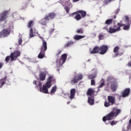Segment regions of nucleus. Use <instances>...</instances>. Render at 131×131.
Here are the masks:
<instances>
[{
  "instance_id": "f257e3e1",
  "label": "nucleus",
  "mask_w": 131,
  "mask_h": 131,
  "mask_svg": "<svg viewBox=\"0 0 131 131\" xmlns=\"http://www.w3.org/2000/svg\"><path fill=\"white\" fill-rule=\"evenodd\" d=\"M56 79L54 77L50 76L47 79L45 84L42 85V83L39 81L38 82V85L39 86V91L43 94H48L49 93V89L52 86L53 82H55Z\"/></svg>"
},
{
  "instance_id": "f03ea898",
  "label": "nucleus",
  "mask_w": 131,
  "mask_h": 131,
  "mask_svg": "<svg viewBox=\"0 0 131 131\" xmlns=\"http://www.w3.org/2000/svg\"><path fill=\"white\" fill-rule=\"evenodd\" d=\"M20 52L19 51H15L13 53H12L10 55V56H7L5 60L6 62H10V61H15L17 58L20 56Z\"/></svg>"
},
{
  "instance_id": "7ed1b4c3",
  "label": "nucleus",
  "mask_w": 131,
  "mask_h": 131,
  "mask_svg": "<svg viewBox=\"0 0 131 131\" xmlns=\"http://www.w3.org/2000/svg\"><path fill=\"white\" fill-rule=\"evenodd\" d=\"M12 28H13V26L8 25L7 29H4L0 32V37H7V36H9Z\"/></svg>"
},
{
  "instance_id": "20e7f679",
  "label": "nucleus",
  "mask_w": 131,
  "mask_h": 131,
  "mask_svg": "<svg viewBox=\"0 0 131 131\" xmlns=\"http://www.w3.org/2000/svg\"><path fill=\"white\" fill-rule=\"evenodd\" d=\"M47 42L45 40H42V46L41 48V51L38 55V57L39 59H42L45 57V52L47 51Z\"/></svg>"
},
{
  "instance_id": "39448f33",
  "label": "nucleus",
  "mask_w": 131,
  "mask_h": 131,
  "mask_svg": "<svg viewBox=\"0 0 131 131\" xmlns=\"http://www.w3.org/2000/svg\"><path fill=\"white\" fill-rule=\"evenodd\" d=\"M107 81L111 82V87L113 92H115L118 89V85L117 82L114 81V79L112 77H108L107 78Z\"/></svg>"
},
{
  "instance_id": "423d86ee",
  "label": "nucleus",
  "mask_w": 131,
  "mask_h": 131,
  "mask_svg": "<svg viewBox=\"0 0 131 131\" xmlns=\"http://www.w3.org/2000/svg\"><path fill=\"white\" fill-rule=\"evenodd\" d=\"M73 16H75V18L76 20H80L81 19V16L83 18L85 16H86V12L83 11H79L74 12L72 14Z\"/></svg>"
},
{
  "instance_id": "0eeeda50",
  "label": "nucleus",
  "mask_w": 131,
  "mask_h": 131,
  "mask_svg": "<svg viewBox=\"0 0 131 131\" xmlns=\"http://www.w3.org/2000/svg\"><path fill=\"white\" fill-rule=\"evenodd\" d=\"M67 60V55L66 54H63L60 59L57 61L56 67L57 68H60V66H62L64 64V62H66Z\"/></svg>"
},
{
  "instance_id": "6e6552de",
  "label": "nucleus",
  "mask_w": 131,
  "mask_h": 131,
  "mask_svg": "<svg viewBox=\"0 0 131 131\" xmlns=\"http://www.w3.org/2000/svg\"><path fill=\"white\" fill-rule=\"evenodd\" d=\"M115 117V112L113 111L105 117H103L102 120L104 121V122H106V121L108 120H112V119H114Z\"/></svg>"
},
{
  "instance_id": "1a4fd4ad",
  "label": "nucleus",
  "mask_w": 131,
  "mask_h": 131,
  "mask_svg": "<svg viewBox=\"0 0 131 131\" xmlns=\"http://www.w3.org/2000/svg\"><path fill=\"white\" fill-rule=\"evenodd\" d=\"M34 22L32 20H30L29 23H28V28H30V31H29V38H31L32 37H34V35L33 34V29H32V27H33V24H34Z\"/></svg>"
},
{
  "instance_id": "9d476101",
  "label": "nucleus",
  "mask_w": 131,
  "mask_h": 131,
  "mask_svg": "<svg viewBox=\"0 0 131 131\" xmlns=\"http://www.w3.org/2000/svg\"><path fill=\"white\" fill-rule=\"evenodd\" d=\"M129 93H130V89L127 88L123 90L121 92L120 97H122V98H126V97H128V95H129Z\"/></svg>"
},
{
  "instance_id": "9b49d317",
  "label": "nucleus",
  "mask_w": 131,
  "mask_h": 131,
  "mask_svg": "<svg viewBox=\"0 0 131 131\" xmlns=\"http://www.w3.org/2000/svg\"><path fill=\"white\" fill-rule=\"evenodd\" d=\"M82 78H83L82 75L79 74L77 76L75 77L73 79L71 80V83L72 84L77 83L78 80H81V79H82Z\"/></svg>"
},
{
  "instance_id": "f8f14e48",
  "label": "nucleus",
  "mask_w": 131,
  "mask_h": 131,
  "mask_svg": "<svg viewBox=\"0 0 131 131\" xmlns=\"http://www.w3.org/2000/svg\"><path fill=\"white\" fill-rule=\"evenodd\" d=\"M100 55H104L107 53L108 51V46L107 45H103L99 48Z\"/></svg>"
},
{
  "instance_id": "ddd939ff",
  "label": "nucleus",
  "mask_w": 131,
  "mask_h": 131,
  "mask_svg": "<svg viewBox=\"0 0 131 131\" xmlns=\"http://www.w3.org/2000/svg\"><path fill=\"white\" fill-rule=\"evenodd\" d=\"M56 17V14L54 13H49L48 14L45 15V19L47 21H49L50 20H52Z\"/></svg>"
},
{
  "instance_id": "4468645a",
  "label": "nucleus",
  "mask_w": 131,
  "mask_h": 131,
  "mask_svg": "<svg viewBox=\"0 0 131 131\" xmlns=\"http://www.w3.org/2000/svg\"><path fill=\"white\" fill-rule=\"evenodd\" d=\"M104 29H105V30H107V32H109L110 33H115V32H117V31H120V27L118 26L116 29L110 28L109 30H108V28L106 27H105Z\"/></svg>"
},
{
  "instance_id": "2eb2a0df",
  "label": "nucleus",
  "mask_w": 131,
  "mask_h": 131,
  "mask_svg": "<svg viewBox=\"0 0 131 131\" xmlns=\"http://www.w3.org/2000/svg\"><path fill=\"white\" fill-rule=\"evenodd\" d=\"M119 47L118 46H116L114 48L113 52L115 53V55H114V58H116V57H117V56H121L122 55V53L120 54L118 53L119 51Z\"/></svg>"
},
{
  "instance_id": "dca6fc26",
  "label": "nucleus",
  "mask_w": 131,
  "mask_h": 131,
  "mask_svg": "<svg viewBox=\"0 0 131 131\" xmlns=\"http://www.w3.org/2000/svg\"><path fill=\"white\" fill-rule=\"evenodd\" d=\"M99 51H100V47L98 46L94 47L93 49L92 48L90 49V54H97L99 53Z\"/></svg>"
},
{
  "instance_id": "f3484780",
  "label": "nucleus",
  "mask_w": 131,
  "mask_h": 131,
  "mask_svg": "<svg viewBox=\"0 0 131 131\" xmlns=\"http://www.w3.org/2000/svg\"><path fill=\"white\" fill-rule=\"evenodd\" d=\"M8 11H5L1 14V17L0 18V22L5 21L8 18Z\"/></svg>"
},
{
  "instance_id": "a211bd4d",
  "label": "nucleus",
  "mask_w": 131,
  "mask_h": 131,
  "mask_svg": "<svg viewBox=\"0 0 131 131\" xmlns=\"http://www.w3.org/2000/svg\"><path fill=\"white\" fill-rule=\"evenodd\" d=\"M92 72H94V74L90 75L89 76V79H93V78H96L97 77V75L98 74V71L96 69H94L92 70Z\"/></svg>"
},
{
  "instance_id": "6ab92c4d",
  "label": "nucleus",
  "mask_w": 131,
  "mask_h": 131,
  "mask_svg": "<svg viewBox=\"0 0 131 131\" xmlns=\"http://www.w3.org/2000/svg\"><path fill=\"white\" fill-rule=\"evenodd\" d=\"M75 93H76V90L74 89L71 90L70 94L69 97V99L71 100H73L74 99V97L75 96Z\"/></svg>"
},
{
  "instance_id": "aec40b11",
  "label": "nucleus",
  "mask_w": 131,
  "mask_h": 131,
  "mask_svg": "<svg viewBox=\"0 0 131 131\" xmlns=\"http://www.w3.org/2000/svg\"><path fill=\"white\" fill-rule=\"evenodd\" d=\"M94 93H95V90L93 88H90L86 92V95L88 97H92V96H93Z\"/></svg>"
},
{
  "instance_id": "412c9836",
  "label": "nucleus",
  "mask_w": 131,
  "mask_h": 131,
  "mask_svg": "<svg viewBox=\"0 0 131 131\" xmlns=\"http://www.w3.org/2000/svg\"><path fill=\"white\" fill-rule=\"evenodd\" d=\"M117 25L118 26H119V27H120H120H122V26H124V30H128L130 26L129 25H125V24H121L120 23H118Z\"/></svg>"
},
{
  "instance_id": "4be33fe9",
  "label": "nucleus",
  "mask_w": 131,
  "mask_h": 131,
  "mask_svg": "<svg viewBox=\"0 0 131 131\" xmlns=\"http://www.w3.org/2000/svg\"><path fill=\"white\" fill-rule=\"evenodd\" d=\"M107 100L109 103H111L112 105L115 104V97L113 96H108L107 97Z\"/></svg>"
},
{
  "instance_id": "5701e85b",
  "label": "nucleus",
  "mask_w": 131,
  "mask_h": 131,
  "mask_svg": "<svg viewBox=\"0 0 131 131\" xmlns=\"http://www.w3.org/2000/svg\"><path fill=\"white\" fill-rule=\"evenodd\" d=\"M88 103L90 105H94L95 99L93 96H88Z\"/></svg>"
},
{
  "instance_id": "b1692460",
  "label": "nucleus",
  "mask_w": 131,
  "mask_h": 131,
  "mask_svg": "<svg viewBox=\"0 0 131 131\" xmlns=\"http://www.w3.org/2000/svg\"><path fill=\"white\" fill-rule=\"evenodd\" d=\"M84 37H85V36L75 35V36H74L73 38L75 40H79V39L84 38Z\"/></svg>"
},
{
  "instance_id": "393cba45",
  "label": "nucleus",
  "mask_w": 131,
  "mask_h": 131,
  "mask_svg": "<svg viewBox=\"0 0 131 131\" xmlns=\"http://www.w3.org/2000/svg\"><path fill=\"white\" fill-rule=\"evenodd\" d=\"M46 73H41L39 75V79L41 81H43L46 79Z\"/></svg>"
},
{
  "instance_id": "a878e982",
  "label": "nucleus",
  "mask_w": 131,
  "mask_h": 131,
  "mask_svg": "<svg viewBox=\"0 0 131 131\" xmlns=\"http://www.w3.org/2000/svg\"><path fill=\"white\" fill-rule=\"evenodd\" d=\"M57 89V86H53L51 90L50 95H51L52 96H53V95H55V93H56Z\"/></svg>"
},
{
  "instance_id": "bb28decb",
  "label": "nucleus",
  "mask_w": 131,
  "mask_h": 131,
  "mask_svg": "<svg viewBox=\"0 0 131 131\" xmlns=\"http://www.w3.org/2000/svg\"><path fill=\"white\" fill-rule=\"evenodd\" d=\"M113 111H114V112H115V111H116V115H115V117H116V116H117V115H118V114H119V113H120V112H121V110H119V109H117L116 108V107H114Z\"/></svg>"
},
{
  "instance_id": "cd10ccee",
  "label": "nucleus",
  "mask_w": 131,
  "mask_h": 131,
  "mask_svg": "<svg viewBox=\"0 0 131 131\" xmlns=\"http://www.w3.org/2000/svg\"><path fill=\"white\" fill-rule=\"evenodd\" d=\"M46 19H42L41 20H40L39 23L41 24V25H43V26H47V21H46Z\"/></svg>"
},
{
  "instance_id": "c85d7f7f",
  "label": "nucleus",
  "mask_w": 131,
  "mask_h": 131,
  "mask_svg": "<svg viewBox=\"0 0 131 131\" xmlns=\"http://www.w3.org/2000/svg\"><path fill=\"white\" fill-rule=\"evenodd\" d=\"M6 82V79H2L0 80V89H2L3 88V86L4 84H5Z\"/></svg>"
},
{
  "instance_id": "c756f323",
  "label": "nucleus",
  "mask_w": 131,
  "mask_h": 131,
  "mask_svg": "<svg viewBox=\"0 0 131 131\" xmlns=\"http://www.w3.org/2000/svg\"><path fill=\"white\" fill-rule=\"evenodd\" d=\"M70 0H64L62 3H61V5L62 6H66V5H68V4H70Z\"/></svg>"
},
{
  "instance_id": "7c9ffc66",
  "label": "nucleus",
  "mask_w": 131,
  "mask_h": 131,
  "mask_svg": "<svg viewBox=\"0 0 131 131\" xmlns=\"http://www.w3.org/2000/svg\"><path fill=\"white\" fill-rule=\"evenodd\" d=\"M73 43H74V42H73L72 41H70L65 45V48H68V47H70V46H72Z\"/></svg>"
},
{
  "instance_id": "2f4dec72",
  "label": "nucleus",
  "mask_w": 131,
  "mask_h": 131,
  "mask_svg": "<svg viewBox=\"0 0 131 131\" xmlns=\"http://www.w3.org/2000/svg\"><path fill=\"white\" fill-rule=\"evenodd\" d=\"M104 79H101L100 84L98 86V89L103 88L104 86Z\"/></svg>"
},
{
  "instance_id": "473e14b6",
  "label": "nucleus",
  "mask_w": 131,
  "mask_h": 131,
  "mask_svg": "<svg viewBox=\"0 0 131 131\" xmlns=\"http://www.w3.org/2000/svg\"><path fill=\"white\" fill-rule=\"evenodd\" d=\"M62 97H63V98H64V99H67V98H68V97H69V94L68 93H63Z\"/></svg>"
},
{
  "instance_id": "72a5a7b5",
  "label": "nucleus",
  "mask_w": 131,
  "mask_h": 131,
  "mask_svg": "<svg viewBox=\"0 0 131 131\" xmlns=\"http://www.w3.org/2000/svg\"><path fill=\"white\" fill-rule=\"evenodd\" d=\"M112 23V19H107L105 21V24L109 25Z\"/></svg>"
},
{
  "instance_id": "f704fd0d",
  "label": "nucleus",
  "mask_w": 131,
  "mask_h": 131,
  "mask_svg": "<svg viewBox=\"0 0 131 131\" xmlns=\"http://www.w3.org/2000/svg\"><path fill=\"white\" fill-rule=\"evenodd\" d=\"M127 129L131 131V119L129 121V124L127 126Z\"/></svg>"
},
{
  "instance_id": "c9c22d12",
  "label": "nucleus",
  "mask_w": 131,
  "mask_h": 131,
  "mask_svg": "<svg viewBox=\"0 0 131 131\" xmlns=\"http://www.w3.org/2000/svg\"><path fill=\"white\" fill-rule=\"evenodd\" d=\"M77 33H81V34L83 33V30H82V29L77 30Z\"/></svg>"
},
{
  "instance_id": "e433bc0d",
  "label": "nucleus",
  "mask_w": 131,
  "mask_h": 131,
  "mask_svg": "<svg viewBox=\"0 0 131 131\" xmlns=\"http://www.w3.org/2000/svg\"><path fill=\"white\" fill-rule=\"evenodd\" d=\"M117 124V121H112L111 122V125H115V124Z\"/></svg>"
},
{
  "instance_id": "4c0bfd02",
  "label": "nucleus",
  "mask_w": 131,
  "mask_h": 131,
  "mask_svg": "<svg viewBox=\"0 0 131 131\" xmlns=\"http://www.w3.org/2000/svg\"><path fill=\"white\" fill-rule=\"evenodd\" d=\"M18 45L19 46H21V45H22V38H20L18 39Z\"/></svg>"
},
{
  "instance_id": "58836bf2",
  "label": "nucleus",
  "mask_w": 131,
  "mask_h": 131,
  "mask_svg": "<svg viewBox=\"0 0 131 131\" xmlns=\"http://www.w3.org/2000/svg\"><path fill=\"white\" fill-rule=\"evenodd\" d=\"M104 106L105 107H109L110 106V103H109V102H105L104 103Z\"/></svg>"
},
{
  "instance_id": "ea45409f",
  "label": "nucleus",
  "mask_w": 131,
  "mask_h": 131,
  "mask_svg": "<svg viewBox=\"0 0 131 131\" xmlns=\"http://www.w3.org/2000/svg\"><path fill=\"white\" fill-rule=\"evenodd\" d=\"M126 67L127 68H130V67H131V61H129V62H128L127 64L126 65Z\"/></svg>"
},
{
  "instance_id": "a19ab883",
  "label": "nucleus",
  "mask_w": 131,
  "mask_h": 131,
  "mask_svg": "<svg viewBox=\"0 0 131 131\" xmlns=\"http://www.w3.org/2000/svg\"><path fill=\"white\" fill-rule=\"evenodd\" d=\"M96 83V82L95 81V80L92 79L91 80V85H95Z\"/></svg>"
},
{
  "instance_id": "79ce46f5",
  "label": "nucleus",
  "mask_w": 131,
  "mask_h": 131,
  "mask_svg": "<svg viewBox=\"0 0 131 131\" xmlns=\"http://www.w3.org/2000/svg\"><path fill=\"white\" fill-rule=\"evenodd\" d=\"M99 39H103L104 38V37H103V35H102L101 34H99Z\"/></svg>"
},
{
  "instance_id": "37998d69",
  "label": "nucleus",
  "mask_w": 131,
  "mask_h": 131,
  "mask_svg": "<svg viewBox=\"0 0 131 131\" xmlns=\"http://www.w3.org/2000/svg\"><path fill=\"white\" fill-rule=\"evenodd\" d=\"M64 9L67 13H69V10H70L69 8H68V7H65Z\"/></svg>"
},
{
  "instance_id": "c03bdc74",
  "label": "nucleus",
  "mask_w": 131,
  "mask_h": 131,
  "mask_svg": "<svg viewBox=\"0 0 131 131\" xmlns=\"http://www.w3.org/2000/svg\"><path fill=\"white\" fill-rule=\"evenodd\" d=\"M120 11V9L118 8L116 11V14H118V13H119V11Z\"/></svg>"
},
{
  "instance_id": "a18cd8bd",
  "label": "nucleus",
  "mask_w": 131,
  "mask_h": 131,
  "mask_svg": "<svg viewBox=\"0 0 131 131\" xmlns=\"http://www.w3.org/2000/svg\"><path fill=\"white\" fill-rule=\"evenodd\" d=\"M33 84H35V85H36L37 86V82H36V81H34L33 82Z\"/></svg>"
},
{
  "instance_id": "49530a36",
  "label": "nucleus",
  "mask_w": 131,
  "mask_h": 131,
  "mask_svg": "<svg viewBox=\"0 0 131 131\" xmlns=\"http://www.w3.org/2000/svg\"><path fill=\"white\" fill-rule=\"evenodd\" d=\"M112 2V0H105V3H106V4H108V3H110Z\"/></svg>"
},
{
  "instance_id": "de8ad7c7",
  "label": "nucleus",
  "mask_w": 131,
  "mask_h": 131,
  "mask_svg": "<svg viewBox=\"0 0 131 131\" xmlns=\"http://www.w3.org/2000/svg\"><path fill=\"white\" fill-rule=\"evenodd\" d=\"M3 66H4L3 63H0V69L2 68V67H3Z\"/></svg>"
},
{
  "instance_id": "09e8293b",
  "label": "nucleus",
  "mask_w": 131,
  "mask_h": 131,
  "mask_svg": "<svg viewBox=\"0 0 131 131\" xmlns=\"http://www.w3.org/2000/svg\"><path fill=\"white\" fill-rule=\"evenodd\" d=\"M125 19H126V20L127 21V22H128V17L127 16L125 17Z\"/></svg>"
},
{
  "instance_id": "8fccbe9b",
  "label": "nucleus",
  "mask_w": 131,
  "mask_h": 131,
  "mask_svg": "<svg viewBox=\"0 0 131 131\" xmlns=\"http://www.w3.org/2000/svg\"><path fill=\"white\" fill-rule=\"evenodd\" d=\"M53 31H54V29H52L50 30V33H52V32H53Z\"/></svg>"
},
{
  "instance_id": "3c124183",
  "label": "nucleus",
  "mask_w": 131,
  "mask_h": 131,
  "mask_svg": "<svg viewBox=\"0 0 131 131\" xmlns=\"http://www.w3.org/2000/svg\"><path fill=\"white\" fill-rule=\"evenodd\" d=\"M79 0H73V2L74 3L76 2H78Z\"/></svg>"
},
{
  "instance_id": "603ef678",
  "label": "nucleus",
  "mask_w": 131,
  "mask_h": 131,
  "mask_svg": "<svg viewBox=\"0 0 131 131\" xmlns=\"http://www.w3.org/2000/svg\"><path fill=\"white\" fill-rule=\"evenodd\" d=\"M67 104H68V105H69V104H70V101H68V102H67Z\"/></svg>"
},
{
  "instance_id": "864d4df0",
  "label": "nucleus",
  "mask_w": 131,
  "mask_h": 131,
  "mask_svg": "<svg viewBox=\"0 0 131 131\" xmlns=\"http://www.w3.org/2000/svg\"><path fill=\"white\" fill-rule=\"evenodd\" d=\"M116 18V16H114V19H115Z\"/></svg>"
},
{
  "instance_id": "5fc2aeb1",
  "label": "nucleus",
  "mask_w": 131,
  "mask_h": 131,
  "mask_svg": "<svg viewBox=\"0 0 131 131\" xmlns=\"http://www.w3.org/2000/svg\"><path fill=\"white\" fill-rule=\"evenodd\" d=\"M106 123V124H108V123Z\"/></svg>"
},
{
  "instance_id": "6e6d98bb",
  "label": "nucleus",
  "mask_w": 131,
  "mask_h": 131,
  "mask_svg": "<svg viewBox=\"0 0 131 131\" xmlns=\"http://www.w3.org/2000/svg\"><path fill=\"white\" fill-rule=\"evenodd\" d=\"M25 7L23 8V9H25Z\"/></svg>"
}]
</instances>
